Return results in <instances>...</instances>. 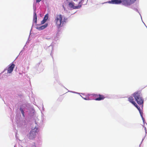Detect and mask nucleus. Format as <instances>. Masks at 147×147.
<instances>
[{
  "label": "nucleus",
  "mask_w": 147,
  "mask_h": 147,
  "mask_svg": "<svg viewBox=\"0 0 147 147\" xmlns=\"http://www.w3.org/2000/svg\"><path fill=\"white\" fill-rule=\"evenodd\" d=\"M67 18L61 14H57L55 17V22L57 27L59 28L63 26L66 23Z\"/></svg>",
  "instance_id": "1"
},
{
  "label": "nucleus",
  "mask_w": 147,
  "mask_h": 147,
  "mask_svg": "<svg viewBox=\"0 0 147 147\" xmlns=\"http://www.w3.org/2000/svg\"><path fill=\"white\" fill-rule=\"evenodd\" d=\"M136 0H112L108 3L112 4H119L121 3L125 5H130L133 3Z\"/></svg>",
  "instance_id": "2"
},
{
  "label": "nucleus",
  "mask_w": 147,
  "mask_h": 147,
  "mask_svg": "<svg viewBox=\"0 0 147 147\" xmlns=\"http://www.w3.org/2000/svg\"><path fill=\"white\" fill-rule=\"evenodd\" d=\"M133 96L138 104L142 108L144 100L141 96V92L140 91L135 92L133 94Z\"/></svg>",
  "instance_id": "3"
},
{
  "label": "nucleus",
  "mask_w": 147,
  "mask_h": 147,
  "mask_svg": "<svg viewBox=\"0 0 147 147\" xmlns=\"http://www.w3.org/2000/svg\"><path fill=\"white\" fill-rule=\"evenodd\" d=\"M38 131V128L36 127L32 130L29 133L28 136V138L30 140H33L34 138L36 136V134Z\"/></svg>",
  "instance_id": "4"
},
{
  "label": "nucleus",
  "mask_w": 147,
  "mask_h": 147,
  "mask_svg": "<svg viewBox=\"0 0 147 147\" xmlns=\"http://www.w3.org/2000/svg\"><path fill=\"white\" fill-rule=\"evenodd\" d=\"M128 100L130 102L132 103L138 110L141 117H143V112L141 110L140 107H139L134 100V98L130 96L128 98Z\"/></svg>",
  "instance_id": "5"
},
{
  "label": "nucleus",
  "mask_w": 147,
  "mask_h": 147,
  "mask_svg": "<svg viewBox=\"0 0 147 147\" xmlns=\"http://www.w3.org/2000/svg\"><path fill=\"white\" fill-rule=\"evenodd\" d=\"M89 95L91 96V97H94V99L96 100H103L105 98L103 95L100 94H90Z\"/></svg>",
  "instance_id": "6"
},
{
  "label": "nucleus",
  "mask_w": 147,
  "mask_h": 147,
  "mask_svg": "<svg viewBox=\"0 0 147 147\" xmlns=\"http://www.w3.org/2000/svg\"><path fill=\"white\" fill-rule=\"evenodd\" d=\"M15 67V65L13 63H11L10 64V65H9L7 69V73H11L13 71Z\"/></svg>",
  "instance_id": "7"
},
{
  "label": "nucleus",
  "mask_w": 147,
  "mask_h": 147,
  "mask_svg": "<svg viewBox=\"0 0 147 147\" xmlns=\"http://www.w3.org/2000/svg\"><path fill=\"white\" fill-rule=\"evenodd\" d=\"M88 0H80L76 8H80L82 6V5H85L86 4Z\"/></svg>",
  "instance_id": "8"
},
{
  "label": "nucleus",
  "mask_w": 147,
  "mask_h": 147,
  "mask_svg": "<svg viewBox=\"0 0 147 147\" xmlns=\"http://www.w3.org/2000/svg\"><path fill=\"white\" fill-rule=\"evenodd\" d=\"M74 3L72 2H69V3L68 5L69 7L71 8H72L73 9H77L79 8H76L77 6H75L74 5Z\"/></svg>",
  "instance_id": "9"
},
{
  "label": "nucleus",
  "mask_w": 147,
  "mask_h": 147,
  "mask_svg": "<svg viewBox=\"0 0 147 147\" xmlns=\"http://www.w3.org/2000/svg\"><path fill=\"white\" fill-rule=\"evenodd\" d=\"M48 26L47 24H45L44 25H42L37 28L39 30H42Z\"/></svg>",
  "instance_id": "10"
},
{
  "label": "nucleus",
  "mask_w": 147,
  "mask_h": 147,
  "mask_svg": "<svg viewBox=\"0 0 147 147\" xmlns=\"http://www.w3.org/2000/svg\"><path fill=\"white\" fill-rule=\"evenodd\" d=\"M33 20H34L35 23H36L37 21V16L36 12H34Z\"/></svg>",
  "instance_id": "11"
},
{
  "label": "nucleus",
  "mask_w": 147,
  "mask_h": 147,
  "mask_svg": "<svg viewBox=\"0 0 147 147\" xmlns=\"http://www.w3.org/2000/svg\"><path fill=\"white\" fill-rule=\"evenodd\" d=\"M90 94H88V95H87L86 96H85V97H83V98L84 99V100H90L91 99L89 97V96H89Z\"/></svg>",
  "instance_id": "12"
},
{
  "label": "nucleus",
  "mask_w": 147,
  "mask_h": 147,
  "mask_svg": "<svg viewBox=\"0 0 147 147\" xmlns=\"http://www.w3.org/2000/svg\"><path fill=\"white\" fill-rule=\"evenodd\" d=\"M49 17V15L48 14H47L45 15V16L44 19L45 20H46V21L48 19Z\"/></svg>",
  "instance_id": "13"
},
{
  "label": "nucleus",
  "mask_w": 147,
  "mask_h": 147,
  "mask_svg": "<svg viewBox=\"0 0 147 147\" xmlns=\"http://www.w3.org/2000/svg\"><path fill=\"white\" fill-rule=\"evenodd\" d=\"M20 110L22 113V114L23 116H24V112L23 109H22V108H20Z\"/></svg>",
  "instance_id": "14"
},
{
  "label": "nucleus",
  "mask_w": 147,
  "mask_h": 147,
  "mask_svg": "<svg viewBox=\"0 0 147 147\" xmlns=\"http://www.w3.org/2000/svg\"><path fill=\"white\" fill-rule=\"evenodd\" d=\"M46 20H45V19H43V20H42L41 21V23L42 24H44L46 22Z\"/></svg>",
  "instance_id": "15"
},
{
  "label": "nucleus",
  "mask_w": 147,
  "mask_h": 147,
  "mask_svg": "<svg viewBox=\"0 0 147 147\" xmlns=\"http://www.w3.org/2000/svg\"><path fill=\"white\" fill-rule=\"evenodd\" d=\"M30 147H36V146L34 143L33 144L31 145Z\"/></svg>",
  "instance_id": "16"
},
{
  "label": "nucleus",
  "mask_w": 147,
  "mask_h": 147,
  "mask_svg": "<svg viewBox=\"0 0 147 147\" xmlns=\"http://www.w3.org/2000/svg\"><path fill=\"white\" fill-rule=\"evenodd\" d=\"M41 0H36V2L38 3L40 2Z\"/></svg>",
  "instance_id": "17"
},
{
  "label": "nucleus",
  "mask_w": 147,
  "mask_h": 147,
  "mask_svg": "<svg viewBox=\"0 0 147 147\" xmlns=\"http://www.w3.org/2000/svg\"><path fill=\"white\" fill-rule=\"evenodd\" d=\"M68 1V0H66V1Z\"/></svg>",
  "instance_id": "18"
},
{
  "label": "nucleus",
  "mask_w": 147,
  "mask_h": 147,
  "mask_svg": "<svg viewBox=\"0 0 147 147\" xmlns=\"http://www.w3.org/2000/svg\"><path fill=\"white\" fill-rule=\"evenodd\" d=\"M6 70V69H5L4 71H5Z\"/></svg>",
  "instance_id": "19"
},
{
  "label": "nucleus",
  "mask_w": 147,
  "mask_h": 147,
  "mask_svg": "<svg viewBox=\"0 0 147 147\" xmlns=\"http://www.w3.org/2000/svg\"><path fill=\"white\" fill-rule=\"evenodd\" d=\"M74 1H75V0H74Z\"/></svg>",
  "instance_id": "20"
}]
</instances>
